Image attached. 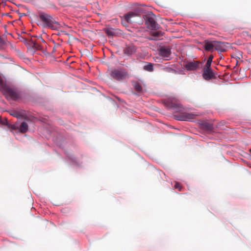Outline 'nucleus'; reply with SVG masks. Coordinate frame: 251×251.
I'll return each mask as SVG.
<instances>
[{
	"mask_svg": "<svg viewBox=\"0 0 251 251\" xmlns=\"http://www.w3.org/2000/svg\"><path fill=\"white\" fill-rule=\"evenodd\" d=\"M38 16L42 22L43 27L53 30H57L60 27V24L51 15L43 12H39Z\"/></svg>",
	"mask_w": 251,
	"mask_h": 251,
	"instance_id": "nucleus-1",
	"label": "nucleus"
},
{
	"mask_svg": "<svg viewBox=\"0 0 251 251\" xmlns=\"http://www.w3.org/2000/svg\"><path fill=\"white\" fill-rule=\"evenodd\" d=\"M111 77L118 81H123L129 77L128 71L125 69H113L110 73Z\"/></svg>",
	"mask_w": 251,
	"mask_h": 251,
	"instance_id": "nucleus-2",
	"label": "nucleus"
},
{
	"mask_svg": "<svg viewBox=\"0 0 251 251\" xmlns=\"http://www.w3.org/2000/svg\"><path fill=\"white\" fill-rule=\"evenodd\" d=\"M0 91L8 100H16L19 98V94L17 90L7 85H2Z\"/></svg>",
	"mask_w": 251,
	"mask_h": 251,
	"instance_id": "nucleus-3",
	"label": "nucleus"
},
{
	"mask_svg": "<svg viewBox=\"0 0 251 251\" xmlns=\"http://www.w3.org/2000/svg\"><path fill=\"white\" fill-rule=\"evenodd\" d=\"M145 20L148 28L152 30H156L159 28V25L155 21V16L152 13L146 14Z\"/></svg>",
	"mask_w": 251,
	"mask_h": 251,
	"instance_id": "nucleus-4",
	"label": "nucleus"
},
{
	"mask_svg": "<svg viewBox=\"0 0 251 251\" xmlns=\"http://www.w3.org/2000/svg\"><path fill=\"white\" fill-rule=\"evenodd\" d=\"M159 54L165 60H168L171 54V48L169 47L162 46L158 49Z\"/></svg>",
	"mask_w": 251,
	"mask_h": 251,
	"instance_id": "nucleus-5",
	"label": "nucleus"
},
{
	"mask_svg": "<svg viewBox=\"0 0 251 251\" xmlns=\"http://www.w3.org/2000/svg\"><path fill=\"white\" fill-rule=\"evenodd\" d=\"M202 76L204 79L208 80L215 77V74L212 69H203Z\"/></svg>",
	"mask_w": 251,
	"mask_h": 251,
	"instance_id": "nucleus-6",
	"label": "nucleus"
},
{
	"mask_svg": "<svg viewBox=\"0 0 251 251\" xmlns=\"http://www.w3.org/2000/svg\"><path fill=\"white\" fill-rule=\"evenodd\" d=\"M215 42L205 40L204 42V49L206 51H213L214 50Z\"/></svg>",
	"mask_w": 251,
	"mask_h": 251,
	"instance_id": "nucleus-7",
	"label": "nucleus"
},
{
	"mask_svg": "<svg viewBox=\"0 0 251 251\" xmlns=\"http://www.w3.org/2000/svg\"><path fill=\"white\" fill-rule=\"evenodd\" d=\"M199 63L198 61H194L188 62L185 65V67L187 70H194L199 67Z\"/></svg>",
	"mask_w": 251,
	"mask_h": 251,
	"instance_id": "nucleus-8",
	"label": "nucleus"
},
{
	"mask_svg": "<svg viewBox=\"0 0 251 251\" xmlns=\"http://www.w3.org/2000/svg\"><path fill=\"white\" fill-rule=\"evenodd\" d=\"M226 47L225 43L217 41L215 42V50L221 52H224L226 51Z\"/></svg>",
	"mask_w": 251,
	"mask_h": 251,
	"instance_id": "nucleus-9",
	"label": "nucleus"
},
{
	"mask_svg": "<svg viewBox=\"0 0 251 251\" xmlns=\"http://www.w3.org/2000/svg\"><path fill=\"white\" fill-rule=\"evenodd\" d=\"M137 16L138 15L137 14L132 12H130L125 15V20L127 23H131L133 22H135V21L134 20V18Z\"/></svg>",
	"mask_w": 251,
	"mask_h": 251,
	"instance_id": "nucleus-10",
	"label": "nucleus"
},
{
	"mask_svg": "<svg viewBox=\"0 0 251 251\" xmlns=\"http://www.w3.org/2000/svg\"><path fill=\"white\" fill-rule=\"evenodd\" d=\"M136 48L134 46H130L126 47L124 49V53L128 56L131 55L136 51Z\"/></svg>",
	"mask_w": 251,
	"mask_h": 251,
	"instance_id": "nucleus-11",
	"label": "nucleus"
},
{
	"mask_svg": "<svg viewBox=\"0 0 251 251\" xmlns=\"http://www.w3.org/2000/svg\"><path fill=\"white\" fill-rule=\"evenodd\" d=\"M28 126L27 124L25 122H23L21 124V125L19 126V131L22 133H25L28 129Z\"/></svg>",
	"mask_w": 251,
	"mask_h": 251,
	"instance_id": "nucleus-12",
	"label": "nucleus"
},
{
	"mask_svg": "<svg viewBox=\"0 0 251 251\" xmlns=\"http://www.w3.org/2000/svg\"><path fill=\"white\" fill-rule=\"evenodd\" d=\"M167 102L169 103L168 106L170 108H175L179 107L178 104L175 99H169Z\"/></svg>",
	"mask_w": 251,
	"mask_h": 251,
	"instance_id": "nucleus-13",
	"label": "nucleus"
},
{
	"mask_svg": "<svg viewBox=\"0 0 251 251\" xmlns=\"http://www.w3.org/2000/svg\"><path fill=\"white\" fill-rule=\"evenodd\" d=\"M133 86L134 89L138 93H140L142 91V87L139 83L136 82L134 83Z\"/></svg>",
	"mask_w": 251,
	"mask_h": 251,
	"instance_id": "nucleus-14",
	"label": "nucleus"
},
{
	"mask_svg": "<svg viewBox=\"0 0 251 251\" xmlns=\"http://www.w3.org/2000/svg\"><path fill=\"white\" fill-rule=\"evenodd\" d=\"M144 69L149 72H152L153 70V65L151 63H148L144 66Z\"/></svg>",
	"mask_w": 251,
	"mask_h": 251,
	"instance_id": "nucleus-15",
	"label": "nucleus"
},
{
	"mask_svg": "<svg viewBox=\"0 0 251 251\" xmlns=\"http://www.w3.org/2000/svg\"><path fill=\"white\" fill-rule=\"evenodd\" d=\"M31 46L36 50H42V47L37 43L34 42L32 40L31 41Z\"/></svg>",
	"mask_w": 251,
	"mask_h": 251,
	"instance_id": "nucleus-16",
	"label": "nucleus"
},
{
	"mask_svg": "<svg viewBox=\"0 0 251 251\" xmlns=\"http://www.w3.org/2000/svg\"><path fill=\"white\" fill-rule=\"evenodd\" d=\"M10 115L17 118H23L24 117V115L22 114H20L19 113H18V112L17 111H12L11 112H10Z\"/></svg>",
	"mask_w": 251,
	"mask_h": 251,
	"instance_id": "nucleus-17",
	"label": "nucleus"
},
{
	"mask_svg": "<svg viewBox=\"0 0 251 251\" xmlns=\"http://www.w3.org/2000/svg\"><path fill=\"white\" fill-rule=\"evenodd\" d=\"M8 127L10 129H12V130L18 129L19 130V126L18 125V123H15L13 125L10 124L8 126Z\"/></svg>",
	"mask_w": 251,
	"mask_h": 251,
	"instance_id": "nucleus-18",
	"label": "nucleus"
},
{
	"mask_svg": "<svg viewBox=\"0 0 251 251\" xmlns=\"http://www.w3.org/2000/svg\"><path fill=\"white\" fill-rule=\"evenodd\" d=\"M8 127L10 129H12V130L18 129L19 130V126L18 125V123H15L13 125L10 124L8 126Z\"/></svg>",
	"mask_w": 251,
	"mask_h": 251,
	"instance_id": "nucleus-19",
	"label": "nucleus"
},
{
	"mask_svg": "<svg viewBox=\"0 0 251 251\" xmlns=\"http://www.w3.org/2000/svg\"><path fill=\"white\" fill-rule=\"evenodd\" d=\"M8 127L10 129H12V130L18 129L19 130V126L18 125V123H15L13 125L10 124L8 126Z\"/></svg>",
	"mask_w": 251,
	"mask_h": 251,
	"instance_id": "nucleus-20",
	"label": "nucleus"
},
{
	"mask_svg": "<svg viewBox=\"0 0 251 251\" xmlns=\"http://www.w3.org/2000/svg\"><path fill=\"white\" fill-rule=\"evenodd\" d=\"M193 119V115L187 114L185 115H184L183 120L184 121H190L191 120H192Z\"/></svg>",
	"mask_w": 251,
	"mask_h": 251,
	"instance_id": "nucleus-21",
	"label": "nucleus"
},
{
	"mask_svg": "<svg viewBox=\"0 0 251 251\" xmlns=\"http://www.w3.org/2000/svg\"><path fill=\"white\" fill-rule=\"evenodd\" d=\"M162 69L164 71H166V72H169V73H175L176 72V71L170 68V67H164Z\"/></svg>",
	"mask_w": 251,
	"mask_h": 251,
	"instance_id": "nucleus-22",
	"label": "nucleus"
},
{
	"mask_svg": "<svg viewBox=\"0 0 251 251\" xmlns=\"http://www.w3.org/2000/svg\"><path fill=\"white\" fill-rule=\"evenodd\" d=\"M151 35L154 37H160L163 35L161 31H153L151 33Z\"/></svg>",
	"mask_w": 251,
	"mask_h": 251,
	"instance_id": "nucleus-23",
	"label": "nucleus"
},
{
	"mask_svg": "<svg viewBox=\"0 0 251 251\" xmlns=\"http://www.w3.org/2000/svg\"><path fill=\"white\" fill-rule=\"evenodd\" d=\"M105 32L108 36H112L114 35V32L111 29H107L105 30Z\"/></svg>",
	"mask_w": 251,
	"mask_h": 251,
	"instance_id": "nucleus-24",
	"label": "nucleus"
},
{
	"mask_svg": "<svg viewBox=\"0 0 251 251\" xmlns=\"http://www.w3.org/2000/svg\"><path fill=\"white\" fill-rule=\"evenodd\" d=\"M211 62H210L209 61H207L206 62L204 68H203V69H212L211 68Z\"/></svg>",
	"mask_w": 251,
	"mask_h": 251,
	"instance_id": "nucleus-25",
	"label": "nucleus"
},
{
	"mask_svg": "<svg viewBox=\"0 0 251 251\" xmlns=\"http://www.w3.org/2000/svg\"><path fill=\"white\" fill-rule=\"evenodd\" d=\"M211 62H210L209 61H207L206 62L204 68H203V69H212L211 68Z\"/></svg>",
	"mask_w": 251,
	"mask_h": 251,
	"instance_id": "nucleus-26",
	"label": "nucleus"
},
{
	"mask_svg": "<svg viewBox=\"0 0 251 251\" xmlns=\"http://www.w3.org/2000/svg\"><path fill=\"white\" fill-rule=\"evenodd\" d=\"M175 188L176 189H177L178 190V191H180L181 190V185L178 182H176L175 185Z\"/></svg>",
	"mask_w": 251,
	"mask_h": 251,
	"instance_id": "nucleus-27",
	"label": "nucleus"
},
{
	"mask_svg": "<svg viewBox=\"0 0 251 251\" xmlns=\"http://www.w3.org/2000/svg\"><path fill=\"white\" fill-rule=\"evenodd\" d=\"M5 44V41L1 38L0 37V46H3Z\"/></svg>",
	"mask_w": 251,
	"mask_h": 251,
	"instance_id": "nucleus-28",
	"label": "nucleus"
},
{
	"mask_svg": "<svg viewBox=\"0 0 251 251\" xmlns=\"http://www.w3.org/2000/svg\"><path fill=\"white\" fill-rule=\"evenodd\" d=\"M213 57V55L211 54L210 55H209L207 61L212 63Z\"/></svg>",
	"mask_w": 251,
	"mask_h": 251,
	"instance_id": "nucleus-29",
	"label": "nucleus"
},
{
	"mask_svg": "<svg viewBox=\"0 0 251 251\" xmlns=\"http://www.w3.org/2000/svg\"><path fill=\"white\" fill-rule=\"evenodd\" d=\"M2 124L3 125H7V121L6 119H5L3 121H2Z\"/></svg>",
	"mask_w": 251,
	"mask_h": 251,
	"instance_id": "nucleus-30",
	"label": "nucleus"
},
{
	"mask_svg": "<svg viewBox=\"0 0 251 251\" xmlns=\"http://www.w3.org/2000/svg\"><path fill=\"white\" fill-rule=\"evenodd\" d=\"M4 0H0V3L3 1Z\"/></svg>",
	"mask_w": 251,
	"mask_h": 251,
	"instance_id": "nucleus-31",
	"label": "nucleus"
},
{
	"mask_svg": "<svg viewBox=\"0 0 251 251\" xmlns=\"http://www.w3.org/2000/svg\"><path fill=\"white\" fill-rule=\"evenodd\" d=\"M41 40L43 42H44V40L42 38H41Z\"/></svg>",
	"mask_w": 251,
	"mask_h": 251,
	"instance_id": "nucleus-32",
	"label": "nucleus"
},
{
	"mask_svg": "<svg viewBox=\"0 0 251 251\" xmlns=\"http://www.w3.org/2000/svg\"><path fill=\"white\" fill-rule=\"evenodd\" d=\"M149 40H154L153 38H149Z\"/></svg>",
	"mask_w": 251,
	"mask_h": 251,
	"instance_id": "nucleus-33",
	"label": "nucleus"
},
{
	"mask_svg": "<svg viewBox=\"0 0 251 251\" xmlns=\"http://www.w3.org/2000/svg\"><path fill=\"white\" fill-rule=\"evenodd\" d=\"M250 152H251V149L250 150Z\"/></svg>",
	"mask_w": 251,
	"mask_h": 251,
	"instance_id": "nucleus-34",
	"label": "nucleus"
}]
</instances>
